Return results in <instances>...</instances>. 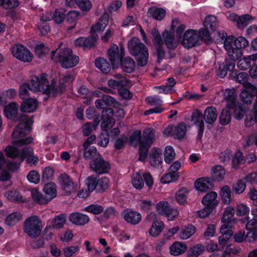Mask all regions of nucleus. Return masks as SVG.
<instances>
[{
    "label": "nucleus",
    "mask_w": 257,
    "mask_h": 257,
    "mask_svg": "<svg viewBox=\"0 0 257 257\" xmlns=\"http://www.w3.org/2000/svg\"><path fill=\"white\" fill-rule=\"evenodd\" d=\"M32 141L31 137H28L14 141L12 146H9L5 149V152L8 157L12 158L18 157L21 161L27 158L29 164L35 166L38 163L39 159L37 156L32 154L31 148L27 146L21 148L22 146L29 144Z\"/></svg>",
    "instance_id": "obj_1"
},
{
    "label": "nucleus",
    "mask_w": 257,
    "mask_h": 257,
    "mask_svg": "<svg viewBox=\"0 0 257 257\" xmlns=\"http://www.w3.org/2000/svg\"><path fill=\"white\" fill-rule=\"evenodd\" d=\"M127 48L130 53L135 57L139 66L144 67L146 65L149 58L148 50L139 39L133 38L128 41Z\"/></svg>",
    "instance_id": "obj_2"
},
{
    "label": "nucleus",
    "mask_w": 257,
    "mask_h": 257,
    "mask_svg": "<svg viewBox=\"0 0 257 257\" xmlns=\"http://www.w3.org/2000/svg\"><path fill=\"white\" fill-rule=\"evenodd\" d=\"M56 50L51 52V59L55 62L59 61L62 67L68 69L76 66L79 61V57L72 54V50L69 48L61 49L59 52L58 57H55Z\"/></svg>",
    "instance_id": "obj_3"
},
{
    "label": "nucleus",
    "mask_w": 257,
    "mask_h": 257,
    "mask_svg": "<svg viewBox=\"0 0 257 257\" xmlns=\"http://www.w3.org/2000/svg\"><path fill=\"white\" fill-rule=\"evenodd\" d=\"M48 80V75L46 74L33 77L30 82L31 91L41 92L49 94H53L52 83L50 85Z\"/></svg>",
    "instance_id": "obj_4"
},
{
    "label": "nucleus",
    "mask_w": 257,
    "mask_h": 257,
    "mask_svg": "<svg viewBox=\"0 0 257 257\" xmlns=\"http://www.w3.org/2000/svg\"><path fill=\"white\" fill-rule=\"evenodd\" d=\"M43 228L42 221L37 215H32L27 218L24 222V230L32 238L38 236Z\"/></svg>",
    "instance_id": "obj_5"
},
{
    "label": "nucleus",
    "mask_w": 257,
    "mask_h": 257,
    "mask_svg": "<svg viewBox=\"0 0 257 257\" xmlns=\"http://www.w3.org/2000/svg\"><path fill=\"white\" fill-rule=\"evenodd\" d=\"M151 34L153 37V43L156 50L158 57V61L160 62L164 58H172L175 54L173 52H170L168 55H166L165 51L162 47L163 40L160 33L156 29H153L151 31Z\"/></svg>",
    "instance_id": "obj_6"
},
{
    "label": "nucleus",
    "mask_w": 257,
    "mask_h": 257,
    "mask_svg": "<svg viewBox=\"0 0 257 257\" xmlns=\"http://www.w3.org/2000/svg\"><path fill=\"white\" fill-rule=\"evenodd\" d=\"M124 55V49L122 46L120 48L115 44H113L107 51V58L114 68H117L120 65V61Z\"/></svg>",
    "instance_id": "obj_7"
},
{
    "label": "nucleus",
    "mask_w": 257,
    "mask_h": 257,
    "mask_svg": "<svg viewBox=\"0 0 257 257\" xmlns=\"http://www.w3.org/2000/svg\"><path fill=\"white\" fill-rule=\"evenodd\" d=\"M22 122H20L13 133L14 138H22L30 132V125L33 123L32 117H29L26 115L21 117Z\"/></svg>",
    "instance_id": "obj_8"
},
{
    "label": "nucleus",
    "mask_w": 257,
    "mask_h": 257,
    "mask_svg": "<svg viewBox=\"0 0 257 257\" xmlns=\"http://www.w3.org/2000/svg\"><path fill=\"white\" fill-rule=\"evenodd\" d=\"M12 54L15 58L25 62L32 60L33 55L27 48L22 45H15L11 48Z\"/></svg>",
    "instance_id": "obj_9"
},
{
    "label": "nucleus",
    "mask_w": 257,
    "mask_h": 257,
    "mask_svg": "<svg viewBox=\"0 0 257 257\" xmlns=\"http://www.w3.org/2000/svg\"><path fill=\"white\" fill-rule=\"evenodd\" d=\"M156 210L158 213L165 215L168 220L171 221L174 220L179 214L177 209H171L169 206V203L164 201L157 204Z\"/></svg>",
    "instance_id": "obj_10"
},
{
    "label": "nucleus",
    "mask_w": 257,
    "mask_h": 257,
    "mask_svg": "<svg viewBox=\"0 0 257 257\" xmlns=\"http://www.w3.org/2000/svg\"><path fill=\"white\" fill-rule=\"evenodd\" d=\"M233 41V36H229L224 40L223 46L225 50L227 51L228 56L230 59L237 60L242 55L241 50L234 47L231 43Z\"/></svg>",
    "instance_id": "obj_11"
},
{
    "label": "nucleus",
    "mask_w": 257,
    "mask_h": 257,
    "mask_svg": "<svg viewBox=\"0 0 257 257\" xmlns=\"http://www.w3.org/2000/svg\"><path fill=\"white\" fill-rule=\"evenodd\" d=\"M199 40V35L196 31L188 30L184 34L181 43L184 47L189 48L196 46Z\"/></svg>",
    "instance_id": "obj_12"
},
{
    "label": "nucleus",
    "mask_w": 257,
    "mask_h": 257,
    "mask_svg": "<svg viewBox=\"0 0 257 257\" xmlns=\"http://www.w3.org/2000/svg\"><path fill=\"white\" fill-rule=\"evenodd\" d=\"M90 168L96 173L101 174L107 173L110 169V165L99 156L90 163Z\"/></svg>",
    "instance_id": "obj_13"
},
{
    "label": "nucleus",
    "mask_w": 257,
    "mask_h": 257,
    "mask_svg": "<svg viewBox=\"0 0 257 257\" xmlns=\"http://www.w3.org/2000/svg\"><path fill=\"white\" fill-rule=\"evenodd\" d=\"M146 102L150 105H158L157 107L150 109L145 112L146 115H150L153 113H159L163 112L164 109L160 106L163 102L161 97L158 95H153L147 97L145 99Z\"/></svg>",
    "instance_id": "obj_14"
},
{
    "label": "nucleus",
    "mask_w": 257,
    "mask_h": 257,
    "mask_svg": "<svg viewBox=\"0 0 257 257\" xmlns=\"http://www.w3.org/2000/svg\"><path fill=\"white\" fill-rule=\"evenodd\" d=\"M231 76L236 82L242 84L245 89H251L254 92L255 91V86L247 81L248 75L246 72L238 73L237 70L232 72Z\"/></svg>",
    "instance_id": "obj_15"
},
{
    "label": "nucleus",
    "mask_w": 257,
    "mask_h": 257,
    "mask_svg": "<svg viewBox=\"0 0 257 257\" xmlns=\"http://www.w3.org/2000/svg\"><path fill=\"white\" fill-rule=\"evenodd\" d=\"M59 181L64 190L67 193L75 192L77 189V184L74 183L65 174H62L59 176Z\"/></svg>",
    "instance_id": "obj_16"
},
{
    "label": "nucleus",
    "mask_w": 257,
    "mask_h": 257,
    "mask_svg": "<svg viewBox=\"0 0 257 257\" xmlns=\"http://www.w3.org/2000/svg\"><path fill=\"white\" fill-rule=\"evenodd\" d=\"M162 37L163 44H165L170 51H173L177 48L178 40L175 39L173 33L166 30L162 33Z\"/></svg>",
    "instance_id": "obj_17"
},
{
    "label": "nucleus",
    "mask_w": 257,
    "mask_h": 257,
    "mask_svg": "<svg viewBox=\"0 0 257 257\" xmlns=\"http://www.w3.org/2000/svg\"><path fill=\"white\" fill-rule=\"evenodd\" d=\"M74 77L70 74H67L64 76L62 78L60 79L59 84L58 86L56 85V82L55 80L52 81V88L54 94L58 93H61L65 89V86L64 83L66 82L71 83L73 82Z\"/></svg>",
    "instance_id": "obj_18"
},
{
    "label": "nucleus",
    "mask_w": 257,
    "mask_h": 257,
    "mask_svg": "<svg viewBox=\"0 0 257 257\" xmlns=\"http://www.w3.org/2000/svg\"><path fill=\"white\" fill-rule=\"evenodd\" d=\"M69 220L73 224L82 226L87 224L90 218L87 215L76 212L70 214Z\"/></svg>",
    "instance_id": "obj_19"
},
{
    "label": "nucleus",
    "mask_w": 257,
    "mask_h": 257,
    "mask_svg": "<svg viewBox=\"0 0 257 257\" xmlns=\"http://www.w3.org/2000/svg\"><path fill=\"white\" fill-rule=\"evenodd\" d=\"M191 120L198 127V136L199 138H201L204 131V121L202 114L198 110H195L192 113Z\"/></svg>",
    "instance_id": "obj_20"
},
{
    "label": "nucleus",
    "mask_w": 257,
    "mask_h": 257,
    "mask_svg": "<svg viewBox=\"0 0 257 257\" xmlns=\"http://www.w3.org/2000/svg\"><path fill=\"white\" fill-rule=\"evenodd\" d=\"M122 214L124 219L132 224H137L141 220V214L136 211L126 210L122 212Z\"/></svg>",
    "instance_id": "obj_21"
},
{
    "label": "nucleus",
    "mask_w": 257,
    "mask_h": 257,
    "mask_svg": "<svg viewBox=\"0 0 257 257\" xmlns=\"http://www.w3.org/2000/svg\"><path fill=\"white\" fill-rule=\"evenodd\" d=\"M194 186L197 190L204 192L211 189L212 187V184L211 180L210 178H201L195 181Z\"/></svg>",
    "instance_id": "obj_22"
},
{
    "label": "nucleus",
    "mask_w": 257,
    "mask_h": 257,
    "mask_svg": "<svg viewBox=\"0 0 257 257\" xmlns=\"http://www.w3.org/2000/svg\"><path fill=\"white\" fill-rule=\"evenodd\" d=\"M217 196V194L215 192H210L203 198L202 203L205 206L210 207L212 209H213L218 204V201L216 199Z\"/></svg>",
    "instance_id": "obj_23"
},
{
    "label": "nucleus",
    "mask_w": 257,
    "mask_h": 257,
    "mask_svg": "<svg viewBox=\"0 0 257 257\" xmlns=\"http://www.w3.org/2000/svg\"><path fill=\"white\" fill-rule=\"evenodd\" d=\"M217 113L216 109L213 106L207 107L204 110L203 118L206 123L212 124L216 120Z\"/></svg>",
    "instance_id": "obj_24"
},
{
    "label": "nucleus",
    "mask_w": 257,
    "mask_h": 257,
    "mask_svg": "<svg viewBox=\"0 0 257 257\" xmlns=\"http://www.w3.org/2000/svg\"><path fill=\"white\" fill-rule=\"evenodd\" d=\"M108 15L103 13L98 22L91 28L92 33L99 32L103 31L108 24Z\"/></svg>",
    "instance_id": "obj_25"
},
{
    "label": "nucleus",
    "mask_w": 257,
    "mask_h": 257,
    "mask_svg": "<svg viewBox=\"0 0 257 257\" xmlns=\"http://www.w3.org/2000/svg\"><path fill=\"white\" fill-rule=\"evenodd\" d=\"M187 249L186 244L182 242L176 241L170 247V253L174 256H178L184 253Z\"/></svg>",
    "instance_id": "obj_26"
},
{
    "label": "nucleus",
    "mask_w": 257,
    "mask_h": 257,
    "mask_svg": "<svg viewBox=\"0 0 257 257\" xmlns=\"http://www.w3.org/2000/svg\"><path fill=\"white\" fill-rule=\"evenodd\" d=\"M38 106V102L34 98H28L21 103V110L23 112L31 113L34 111Z\"/></svg>",
    "instance_id": "obj_27"
},
{
    "label": "nucleus",
    "mask_w": 257,
    "mask_h": 257,
    "mask_svg": "<svg viewBox=\"0 0 257 257\" xmlns=\"http://www.w3.org/2000/svg\"><path fill=\"white\" fill-rule=\"evenodd\" d=\"M8 169H2L0 172V180L2 181H9L11 179V175L9 170H14L17 168V164L14 162H8L7 163Z\"/></svg>",
    "instance_id": "obj_28"
},
{
    "label": "nucleus",
    "mask_w": 257,
    "mask_h": 257,
    "mask_svg": "<svg viewBox=\"0 0 257 257\" xmlns=\"http://www.w3.org/2000/svg\"><path fill=\"white\" fill-rule=\"evenodd\" d=\"M43 192L46 195L45 197L48 199V202H49L57 196L56 185L52 182L46 184L43 188Z\"/></svg>",
    "instance_id": "obj_29"
},
{
    "label": "nucleus",
    "mask_w": 257,
    "mask_h": 257,
    "mask_svg": "<svg viewBox=\"0 0 257 257\" xmlns=\"http://www.w3.org/2000/svg\"><path fill=\"white\" fill-rule=\"evenodd\" d=\"M224 99L227 101L226 106L233 108L235 106L236 94L234 89H226L223 92Z\"/></svg>",
    "instance_id": "obj_30"
},
{
    "label": "nucleus",
    "mask_w": 257,
    "mask_h": 257,
    "mask_svg": "<svg viewBox=\"0 0 257 257\" xmlns=\"http://www.w3.org/2000/svg\"><path fill=\"white\" fill-rule=\"evenodd\" d=\"M195 227L192 225H189L182 227L179 232V238L186 240L191 237L195 232Z\"/></svg>",
    "instance_id": "obj_31"
},
{
    "label": "nucleus",
    "mask_w": 257,
    "mask_h": 257,
    "mask_svg": "<svg viewBox=\"0 0 257 257\" xmlns=\"http://www.w3.org/2000/svg\"><path fill=\"white\" fill-rule=\"evenodd\" d=\"M120 64L121 65L122 70L127 73H131L135 69L136 63L132 58L127 57L120 61Z\"/></svg>",
    "instance_id": "obj_32"
},
{
    "label": "nucleus",
    "mask_w": 257,
    "mask_h": 257,
    "mask_svg": "<svg viewBox=\"0 0 257 257\" xmlns=\"http://www.w3.org/2000/svg\"><path fill=\"white\" fill-rule=\"evenodd\" d=\"M19 105L15 102H12L6 106L4 111L5 116L10 119H14L17 114Z\"/></svg>",
    "instance_id": "obj_33"
},
{
    "label": "nucleus",
    "mask_w": 257,
    "mask_h": 257,
    "mask_svg": "<svg viewBox=\"0 0 257 257\" xmlns=\"http://www.w3.org/2000/svg\"><path fill=\"white\" fill-rule=\"evenodd\" d=\"M150 163L151 166L158 167L162 163L161 153L159 150L154 149L150 155Z\"/></svg>",
    "instance_id": "obj_34"
},
{
    "label": "nucleus",
    "mask_w": 257,
    "mask_h": 257,
    "mask_svg": "<svg viewBox=\"0 0 257 257\" xmlns=\"http://www.w3.org/2000/svg\"><path fill=\"white\" fill-rule=\"evenodd\" d=\"M255 91L254 92L251 89H244L240 94L242 101L245 103H250L252 101V98L257 94V87L255 86Z\"/></svg>",
    "instance_id": "obj_35"
},
{
    "label": "nucleus",
    "mask_w": 257,
    "mask_h": 257,
    "mask_svg": "<svg viewBox=\"0 0 257 257\" xmlns=\"http://www.w3.org/2000/svg\"><path fill=\"white\" fill-rule=\"evenodd\" d=\"M204 26L206 29L214 31L218 26L216 17L213 15L207 16L204 22Z\"/></svg>",
    "instance_id": "obj_36"
},
{
    "label": "nucleus",
    "mask_w": 257,
    "mask_h": 257,
    "mask_svg": "<svg viewBox=\"0 0 257 257\" xmlns=\"http://www.w3.org/2000/svg\"><path fill=\"white\" fill-rule=\"evenodd\" d=\"M164 228V224L161 221L155 220L153 221L149 233L151 236H158Z\"/></svg>",
    "instance_id": "obj_37"
},
{
    "label": "nucleus",
    "mask_w": 257,
    "mask_h": 257,
    "mask_svg": "<svg viewBox=\"0 0 257 257\" xmlns=\"http://www.w3.org/2000/svg\"><path fill=\"white\" fill-rule=\"evenodd\" d=\"M95 64L96 67L104 73H107L110 71V64L104 58L96 59Z\"/></svg>",
    "instance_id": "obj_38"
},
{
    "label": "nucleus",
    "mask_w": 257,
    "mask_h": 257,
    "mask_svg": "<svg viewBox=\"0 0 257 257\" xmlns=\"http://www.w3.org/2000/svg\"><path fill=\"white\" fill-rule=\"evenodd\" d=\"M22 218V215L15 212L10 214L6 218L5 223L8 226H14Z\"/></svg>",
    "instance_id": "obj_39"
},
{
    "label": "nucleus",
    "mask_w": 257,
    "mask_h": 257,
    "mask_svg": "<svg viewBox=\"0 0 257 257\" xmlns=\"http://www.w3.org/2000/svg\"><path fill=\"white\" fill-rule=\"evenodd\" d=\"M148 14L156 20H161L164 18L166 11L162 8L153 7L149 9Z\"/></svg>",
    "instance_id": "obj_40"
},
{
    "label": "nucleus",
    "mask_w": 257,
    "mask_h": 257,
    "mask_svg": "<svg viewBox=\"0 0 257 257\" xmlns=\"http://www.w3.org/2000/svg\"><path fill=\"white\" fill-rule=\"evenodd\" d=\"M31 196L33 200L40 204H45L48 203V199L44 197L36 188L31 191Z\"/></svg>",
    "instance_id": "obj_41"
},
{
    "label": "nucleus",
    "mask_w": 257,
    "mask_h": 257,
    "mask_svg": "<svg viewBox=\"0 0 257 257\" xmlns=\"http://www.w3.org/2000/svg\"><path fill=\"white\" fill-rule=\"evenodd\" d=\"M212 175L214 179L218 181L222 180L225 176L224 169L220 165H216L212 168Z\"/></svg>",
    "instance_id": "obj_42"
},
{
    "label": "nucleus",
    "mask_w": 257,
    "mask_h": 257,
    "mask_svg": "<svg viewBox=\"0 0 257 257\" xmlns=\"http://www.w3.org/2000/svg\"><path fill=\"white\" fill-rule=\"evenodd\" d=\"M174 138L178 139L183 138L186 133V125L181 122L177 126H174Z\"/></svg>",
    "instance_id": "obj_43"
},
{
    "label": "nucleus",
    "mask_w": 257,
    "mask_h": 257,
    "mask_svg": "<svg viewBox=\"0 0 257 257\" xmlns=\"http://www.w3.org/2000/svg\"><path fill=\"white\" fill-rule=\"evenodd\" d=\"M204 250V246L201 244H196L188 251L187 257H198Z\"/></svg>",
    "instance_id": "obj_44"
},
{
    "label": "nucleus",
    "mask_w": 257,
    "mask_h": 257,
    "mask_svg": "<svg viewBox=\"0 0 257 257\" xmlns=\"http://www.w3.org/2000/svg\"><path fill=\"white\" fill-rule=\"evenodd\" d=\"M83 156L86 159H92L93 158H96L100 156V155L97 153L96 149L94 146L90 147H83Z\"/></svg>",
    "instance_id": "obj_45"
},
{
    "label": "nucleus",
    "mask_w": 257,
    "mask_h": 257,
    "mask_svg": "<svg viewBox=\"0 0 257 257\" xmlns=\"http://www.w3.org/2000/svg\"><path fill=\"white\" fill-rule=\"evenodd\" d=\"M220 195L224 204H229L231 202V190L228 186L225 185L221 188Z\"/></svg>",
    "instance_id": "obj_46"
},
{
    "label": "nucleus",
    "mask_w": 257,
    "mask_h": 257,
    "mask_svg": "<svg viewBox=\"0 0 257 257\" xmlns=\"http://www.w3.org/2000/svg\"><path fill=\"white\" fill-rule=\"evenodd\" d=\"M164 155L165 162L167 164H170L174 160L176 153L172 146H167L165 149Z\"/></svg>",
    "instance_id": "obj_47"
},
{
    "label": "nucleus",
    "mask_w": 257,
    "mask_h": 257,
    "mask_svg": "<svg viewBox=\"0 0 257 257\" xmlns=\"http://www.w3.org/2000/svg\"><path fill=\"white\" fill-rule=\"evenodd\" d=\"M132 183L133 186L137 189H141L144 185V181L141 174L137 172L133 174L132 176Z\"/></svg>",
    "instance_id": "obj_48"
},
{
    "label": "nucleus",
    "mask_w": 257,
    "mask_h": 257,
    "mask_svg": "<svg viewBox=\"0 0 257 257\" xmlns=\"http://www.w3.org/2000/svg\"><path fill=\"white\" fill-rule=\"evenodd\" d=\"M233 108H226L222 109L221 115L219 118L220 123L221 125H226L230 121L231 116L230 109Z\"/></svg>",
    "instance_id": "obj_49"
},
{
    "label": "nucleus",
    "mask_w": 257,
    "mask_h": 257,
    "mask_svg": "<svg viewBox=\"0 0 257 257\" xmlns=\"http://www.w3.org/2000/svg\"><path fill=\"white\" fill-rule=\"evenodd\" d=\"M171 28L173 31H176L178 37L180 38L182 33L185 29V26L181 23L178 19H174L172 21Z\"/></svg>",
    "instance_id": "obj_50"
},
{
    "label": "nucleus",
    "mask_w": 257,
    "mask_h": 257,
    "mask_svg": "<svg viewBox=\"0 0 257 257\" xmlns=\"http://www.w3.org/2000/svg\"><path fill=\"white\" fill-rule=\"evenodd\" d=\"M179 177L178 173L169 172L164 175L161 178V182L163 184L170 183L177 181Z\"/></svg>",
    "instance_id": "obj_51"
},
{
    "label": "nucleus",
    "mask_w": 257,
    "mask_h": 257,
    "mask_svg": "<svg viewBox=\"0 0 257 257\" xmlns=\"http://www.w3.org/2000/svg\"><path fill=\"white\" fill-rule=\"evenodd\" d=\"M20 5L18 0H0V7L5 10H12L17 8Z\"/></svg>",
    "instance_id": "obj_52"
},
{
    "label": "nucleus",
    "mask_w": 257,
    "mask_h": 257,
    "mask_svg": "<svg viewBox=\"0 0 257 257\" xmlns=\"http://www.w3.org/2000/svg\"><path fill=\"white\" fill-rule=\"evenodd\" d=\"M252 60L250 55L240 59L237 63V67L240 70H246L251 65Z\"/></svg>",
    "instance_id": "obj_53"
},
{
    "label": "nucleus",
    "mask_w": 257,
    "mask_h": 257,
    "mask_svg": "<svg viewBox=\"0 0 257 257\" xmlns=\"http://www.w3.org/2000/svg\"><path fill=\"white\" fill-rule=\"evenodd\" d=\"M234 214V209L231 206H228L225 208L223 216L222 217V221L223 223H232L231 219Z\"/></svg>",
    "instance_id": "obj_54"
},
{
    "label": "nucleus",
    "mask_w": 257,
    "mask_h": 257,
    "mask_svg": "<svg viewBox=\"0 0 257 257\" xmlns=\"http://www.w3.org/2000/svg\"><path fill=\"white\" fill-rule=\"evenodd\" d=\"M253 19L251 16L247 14L240 16L238 19L237 26L239 29L243 28L248 25Z\"/></svg>",
    "instance_id": "obj_55"
},
{
    "label": "nucleus",
    "mask_w": 257,
    "mask_h": 257,
    "mask_svg": "<svg viewBox=\"0 0 257 257\" xmlns=\"http://www.w3.org/2000/svg\"><path fill=\"white\" fill-rule=\"evenodd\" d=\"M237 49L244 48L248 45V42L247 40L243 37H239L235 39L233 36V41L231 43Z\"/></svg>",
    "instance_id": "obj_56"
},
{
    "label": "nucleus",
    "mask_w": 257,
    "mask_h": 257,
    "mask_svg": "<svg viewBox=\"0 0 257 257\" xmlns=\"http://www.w3.org/2000/svg\"><path fill=\"white\" fill-rule=\"evenodd\" d=\"M114 123L115 120L112 117L105 118L103 116L102 121L101 123V127L103 131L107 132L108 130L112 127Z\"/></svg>",
    "instance_id": "obj_57"
},
{
    "label": "nucleus",
    "mask_w": 257,
    "mask_h": 257,
    "mask_svg": "<svg viewBox=\"0 0 257 257\" xmlns=\"http://www.w3.org/2000/svg\"><path fill=\"white\" fill-rule=\"evenodd\" d=\"M83 210L93 214H99L103 211V207L98 204H91L85 207Z\"/></svg>",
    "instance_id": "obj_58"
},
{
    "label": "nucleus",
    "mask_w": 257,
    "mask_h": 257,
    "mask_svg": "<svg viewBox=\"0 0 257 257\" xmlns=\"http://www.w3.org/2000/svg\"><path fill=\"white\" fill-rule=\"evenodd\" d=\"M5 196L8 200L13 201L20 202L22 199L21 195L17 191H8L5 193Z\"/></svg>",
    "instance_id": "obj_59"
},
{
    "label": "nucleus",
    "mask_w": 257,
    "mask_h": 257,
    "mask_svg": "<svg viewBox=\"0 0 257 257\" xmlns=\"http://www.w3.org/2000/svg\"><path fill=\"white\" fill-rule=\"evenodd\" d=\"M31 91L30 84L24 83L22 84L19 88V94L20 97L23 99H26L30 94L29 91Z\"/></svg>",
    "instance_id": "obj_60"
},
{
    "label": "nucleus",
    "mask_w": 257,
    "mask_h": 257,
    "mask_svg": "<svg viewBox=\"0 0 257 257\" xmlns=\"http://www.w3.org/2000/svg\"><path fill=\"white\" fill-rule=\"evenodd\" d=\"M113 77L117 80L118 89H120L122 87H128L132 85L131 82L127 79L121 76L119 74H115Z\"/></svg>",
    "instance_id": "obj_61"
},
{
    "label": "nucleus",
    "mask_w": 257,
    "mask_h": 257,
    "mask_svg": "<svg viewBox=\"0 0 257 257\" xmlns=\"http://www.w3.org/2000/svg\"><path fill=\"white\" fill-rule=\"evenodd\" d=\"M249 212V208L246 204L242 203L237 204L235 209L236 215L242 216L248 215Z\"/></svg>",
    "instance_id": "obj_62"
},
{
    "label": "nucleus",
    "mask_w": 257,
    "mask_h": 257,
    "mask_svg": "<svg viewBox=\"0 0 257 257\" xmlns=\"http://www.w3.org/2000/svg\"><path fill=\"white\" fill-rule=\"evenodd\" d=\"M243 159L242 152L239 151L236 152L232 160V167L234 169H237L243 163Z\"/></svg>",
    "instance_id": "obj_63"
},
{
    "label": "nucleus",
    "mask_w": 257,
    "mask_h": 257,
    "mask_svg": "<svg viewBox=\"0 0 257 257\" xmlns=\"http://www.w3.org/2000/svg\"><path fill=\"white\" fill-rule=\"evenodd\" d=\"M66 220L65 215L60 214L56 216L53 221L52 226L54 228H61L65 223Z\"/></svg>",
    "instance_id": "obj_64"
}]
</instances>
